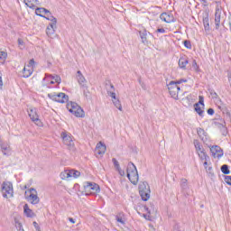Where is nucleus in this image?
<instances>
[{
    "mask_svg": "<svg viewBox=\"0 0 231 231\" xmlns=\"http://www.w3.org/2000/svg\"><path fill=\"white\" fill-rule=\"evenodd\" d=\"M126 176L133 185H138L140 176L138 175V170L133 162H129L126 169Z\"/></svg>",
    "mask_w": 231,
    "mask_h": 231,
    "instance_id": "1",
    "label": "nucleus"
},
{
    "mask_svg": "<svg viewBox=\"0 0 231 231\" xmlns=\"http://www.w3.org/2000/svg\"><path fill=\"white\" fill-rule=\"evenodd\" d=\"M67 109L69 111V113H72L74 116H77V118H84L86 114L84 113V109L79 106L76 102H69L67 104Z\"/></svg>",
    "mask_w": 231,
    "mask_h": 231,
    "instance_id": "2",
    "label": "nucleus"
},
{
    "mask_svg": "<svg viewBox=\"0 0 231 231\" xmlns=\"http://www.w3.org/2000/svg\"><path fill=\"white\" fill-rule=\"evenodd\" d=\"M139 194L143 201H149L151 198V187L147 181L140 182L139 184Z\"/></svg>",
    "mask_w": 231,
    "mask_h": 231,
    "instance_id": "3",
    "label": "nucleus"
},
{
    "mask_svg": "<svg viewBox=\"0 0 231 231\" xmlns=\"http://www.w3.org/2000/svg\"><path fill=\"white\" fill-rule=\"evenodd\" d=\"M60 136L62 138L64 145L67 146V149H69V151H72V152H75V143L73 142V137L71 136V134L68 132H62Z\"/></svg>",
    "mask_w": 231,
    "mask_h": 231,
    "instance_id": "4",
    "label": "nucleus"
},
{
    "mask_svg": "<svg viewBox=\"0 0 231 231\" xmlns=\"http://www.w3.org/2000/svg\"><path fill=\"white\" fill-rule=\"evenodd\" d=\"M26 193L29 194L25 197V199L28 201V203H31V205H39L41 199L39 198L37 189H35L33 188H30L26 191Z\"/></svg>",
    "mask_w": 231,
    "mask_h": 231,
    "instance_id": "5",
    "label": "nucleus"
},
{
    "mask_svg": "<svg viewBox=\"0 0 231 231\" xmlns=\"http://www.w3.org/2000/svg\"><path fill=\"white\" fill-rule=\"evenodd\" d=\"M2 194L4 198H14V185L10 181L2 183Z\"/></svg>",
    "mask_w": 231,
    "mask_h": 231,
    "instance_id": "6",
    "label": "nucleus"
},
{
    "mask_svg": "<svg viewBox=\"0 0 231 231\" xmlns=\"http://www.w3.org/2000/svg\"><path fill=\"white\" fill-rule=\"evenodd\" d=\"M49 98L51 100H53L54 102H59L60 104H66L68 100H69V97L65 93H51L48 94Z\"/></svg>",
    "mask_w": 231,
    "mask_h": 231,
    "instance_id": "7",
    "label": "nucleus"
},
{
    "mask_svg": "<svg viewBox=\"0 0 231 231\" xmlns=\"http://www.w3.org/2000/svg\"><path fill=\"white\" fill-rule=\"evenodd\" d=\"M84 190L87 196H89V194H98V192H100V186L94 182H86Z\"/></svg>",
    "mask_w": 231,
    "mask_h": 231,
    "instance_id": "8",
    "label": "nucleus"
},
{
    "mask_svg": "<svg viewBox=\"0 0 231 231\" xmlns=\"http://www.w3.org/2000/svg\"><path fill=\"white\" fill-rule=\"evenodd\" d=\"M27 111L32 122H33V124H35V125H37L38 127H42V121H41V119L39 118L37 108L30 107Z\"/></svg>",
    "mask_w": 231,
    "mask_h": 231,
    "instance_id": "9",
    "label": "nucleus"
},
{
    "mask_svg": "<svg viewBox=\"0 0 231 231\" xmlns=\"http://www.w3.org/2000/svg\"><path fill=\"white\" fill-rule=\"evenodd\" d=\"M168 90L174 100H178V93H180V85L176 81H171L168 84Z\"/></svg>",
    "mask_w": 231,
    "mask_h": 231,
    "instance_id": "10",
    "label": "nucleus"
},
{
    "mask_svg": "<svg viewBox=\"0 0 231 231\" xmlns=\"http://www.w3.org/2000/svg\"><path fill=\"white\" fill-rule=\"evenodd\" d=\"M225 12L220 5H217L215 13V25L216 30H219V26H221V19H225Z\"/></svg>",
    "mask_w": 231,
    "mask_h": 231,
    "instance_id": "11",
    "label": "nucleus"
},
{
    "mask_svg": "<svg viewBox=\"0 0 231 231\" xmlns=\"http://www.w3.org/2000/svg\"><path fill=\"white\" fill-rule=\"evenodd\" d=\"M209 149L213 158H217L218 160L219 158H223V154H224L223 149H221L219 145L210 146Z\"/></svg>",
    "mask_w": 231,
    "mask_h": 231,
    "instance_id": "12",
    "label": "nucleus"
},
{
    "mask_svg": "<svg viewBox=\"0 0 231 231\" xmlns=\"http://www.w3.org/2000/svg\"><path fill=\"white\" fill-rule=\"evenodd\" d=\"M139 35L141 37V41H142L143 44H149V39H151V37H152L151 32H149L145 29L139 31Z\"/></svg>",
    "mask_w": 231,
    "mask_h": 231,
    "instance_id": "13",
    "label": "nucleus"
},
{
    "mask_svg": "<svg viewBox=\"0 0 231 231\" xmlns=\"http://www.w3.org/2000/svg\"><path fill=\"white\" fill-rule=\"evenodd\" d=\"M107 95L111 97L115 107H116L119 111H122V103H120V99L116 98V93L107 91Z\"/></svg>",
    "mask_w": 231,
    "mask_h": 231,
    "instance_id": "14",
    "label": "nucleus"
},
{
    "mask_svg": "<svg viewBox=\"0 0 231 231\" xmlns=\"http://www.w3.org/2000/svg\"><path fill=\"white\" fill-rule=\"evenodd\" d=\"M76 77L79 86L88 89V80H86V78H84V75H82V72L80 70L77 71Z\"/></svg>",
    "mask_w": 231,
    "mask_h": 231,
    "instance_id": "15",
    "label": "nucleus"
},
{
    "mask_svg": "<svg viewBox=\"0 0 231 231\" xmlns=\"http://www.w3.org/2000/svg\"><path fill=\"white\" fill-rule=\"evenodd\" d=\"M160 19H161V21H163L164 23H174V16L169 13H162L160 15Z\"/></svg>",
    "mask_w": 231,
    "mask_h": 231,
    "instance_id": "16",
    "label": "nucleus"
},
{
    "mask_svg": "<svg viewBox=\"0 0 231 231\" xmlns=\"http://www.w3.org/2000/svg\"><path fill=\"white\" fill-rule=\"evenodd\" d=\"M106 144H104L102 142H99L96 146L95 152L96 154L102 156L106 154Z\"/></svg>",
    "mask_w": 231,
    "mask_h": 231,
    "instance_id": "17",
    "label": "nucleus"
},
{
    "mask_svg": "<svg viewBox=\"0 0 231 231\" xmlns=\"http://www.w3.org/2000/svg\"><path fill=\"white\" fill-rule=\"evenodd\" d=\"M55 30H57V23H49V26L46 28L48 37H53Z\"/></svg>",
    "mask_w": 231,
    "mask_h": 231,
    "instance_id": "18",
    "label": "nucleus"
},
{
    "mask_svg": "<svg viewBox=\"0 0 231 231\" xmlns=\"http://www.w3.org/2000/svg\"><path fill=\"white\" fill-rule=\"evenodd\" d=\"M187 64H189V59L185 56H182L179 60V67L181 69H185L187 68Z\"/></svg>",
    "mask_w": 231,
    "mask_h": 231,
    "instance_id": "19",
    "label": "nucleus"
},
{
    "mask_svg": "<svg viewBox=\"0 0 231 231\" xmlns=\"http://www.w3.org/2000/svg\"><path fill=\"white\" fill-rule=\"evenodd\" d=\"M23 212L27 217H35V213L28 207V204L23 206Z\"/></svg>",
    "mask_w": 231,
    "mask_h": 231,
    "instance_id": "20",
    "label": "nucleus"
},
{
    "mask_svg": "<svg viewBox=\"0 0 231 231\" xmlns=\"http://www.w3.org/2000/svg\"><path fill=\"white\" fill-rule=\"evenodd\" d=\"M36 15H39L40 17H44L46 14H49V10L44 7H37L35 10Z\"/></svg>",
    "mask_w": 231,
    "mask_h": 231,
    "instance_id": "21",
    "label": "nucleus"
},
{
    "mask_svg": "<svg viewBox=\"0 0 231 231\" xmlns=\"http://www.w3.org/2000/svg\"><path fill=\"white\" fill-rule=\"evenodd\" d=\"M46 79H51V80H54V82H56L57 84H60V76L59 75H51V74H45V78L43 79V80H46Z\"/></svg>",
    "mask_w": 231,
    "mask_h": 231,
    "instance_id": "22",
    "label": "nucleus"
},
{
    "mask_svg": "<svg viewBox=\"0 0 231 231\" xmlns=\"http://www.w3.org/2000/svg\"><path fill=\"white\" fill-rule=\"evenodd\" d=\"M203 24L206 35H208V33H210V23L208 22V17L203 18Z\"/></svg>",
    "mask_w": 231,
    "mask_h": 231,
    "instance_id": "23",
    "label": "nucleus"
},
{
    "mask_svg": "<svg viewBox=\"0 0 231 231\" xmlns=\"http://www.w3.org/2000/svg\"><path fill=\"white\" fill-rule=\"evenodd\" d=\"M43 17L44 19H47V21H51V23L57 24V18L52 16L51 12L49 11V13H46Z\"/></svg>",
    "mask_w": 231,
    "mask_h": 231,
    "instance_id": "24",
    "label": "nucleus"
},
{
    "mask_svg": "<svg viewBox=\"0 0 231 231\" xmlns=\"http://www.w3.org/2000/svg\"><path fill=\"white\" fill-rule=\"evenodd\" d=\"M198 156L199 157L201 162H208V160H210V157L207 154L205 150H203L202 152H199L198 153Z\"/></svg>",
    "mask_w": 231,
    "mask_h": 231,
    "instance_id": "25",
    "label": "nucleus"
},
{
    "mask_svg": "<svg viewBox=\"0 0 231 231\" xmlns=\"http://www.w3.org/2000/svg\"><path fill=\"white\" fill-rule=\"evenodd\" d=\"M0 149L3 154H8V152H10V145L8 143H0Z\"/></svg>",
    "mask_w": 231,
    "mask_h": 231,
    "instance_id": "26",
    "label": "nucleus"
},
{
    "mask_svg": "<svg viewBox=\"0 0 231 231\" xmlns=\"http://www.w3.org/2000/svg\"><path fill=\"white\" fill-rule=\"evenodd\" d=\"M33 73V68H28L24 67L23 68V78L28 79V77H32V74Z\"/></svg>",
    "mask_w": 231,
    "mask_h": 231,
    "instance_id": "27",
    "label": "nucleus"
},
{
    "mask_svg": "<svg viewBox=\"0 0 231 231\" xmlns=\"http://www.w3.org/2000/svg\"><path fill=\"white\" fill-rule=\"evenodd\" d=\"M60 178L61 180H69V178H71V172L69 171V170H65L64 171L60 172Z\"/></svg>",
    "mask_w": 231,
    "mask_h": 231,
    "instance_id": "28",
    "label": "nucleus"
},
{
    "mask_svg": "<svg viewBox=\"0 0 231 231\" xmlns=\"http://www.w3.org/2000/svg\"><path fill=\"white\" fill-rule=\"evenodd\" d=\"M193 143H194V145H195V149H196L197 154L199 153V152H203V151H205V149L203 148V146L201 145V143H199V141L195 140Z\"/></svg>",
    "mask_w": 231,
    "mask_h": 231,
    "instance_id": "29",
    "label": "nucleus"
},
{
    "mask_svg": "<svg viewBox=\"0 0 231 231\" xmlns=\"http://www.w3.org/2000/svg\"><path fill=\"white\" fill-rule=\"evenodd\" d=\"M24 3L29 8H35V5L39 3V0H24Z\"/></svg>",
    "mask_w": 231,
    "mask_h": 231,
    "instance_id": "30",
    "label": "nucleus"
},
{
    "mask_svg": "<svg viewBox=\"0 0 231 231\" xmlns=\"http://www.w3.org/2000/svg\"><path fill=\"white\" fill-rule=\"evenodd\" d=\"M116 220L121 225H125V217H124V213L117 214L116 217Z\"/></svg>",
    "mask_w": 231,
    "mask_h": 231,
    "instance_id": "31",
    "label": "nucleus"
},
{
    "mask_svg": "<svg viewBox=\"0 0 231 231\" xmlns=\"http://www.w3.org/2000/svg\"><path fill=\"white\" fill-rule=\"evenodd\" d=\"M195 111H196V113H198V115H199V116H203V113H205V111H203V109H201L199 103L195 104Z\"/></svg>",
    "mask_w": 231,
    "mask_h": 231,
    "instance_id": "32",
    "label": "nucleus"
},
{
    "mask_svg": "<svg viewBox=\"0 0 231 231\" xmlns=\"http://www.w3.org/2000/svg\"><path fill=\"white\" fill-rule=\"evenodd\" d=\"M6 57H8V53H6L5 51H0V62H1V64H5V62L6 60Z\"/></svg>",
    "mask_w": 231,
    "mask_h": 231,
    "instance_id": "33",
    "label": "nucleus"
},
{
    "mask_svg": "<svg viewBox=\"0 0 231 231\" xmlns=\"http://www.w3.org/2000/svg\"><path fill=\"white\" fill-rule=\"evenodd\" d=\"M180 187L182 190H186V189H189V183L187 179H181L180 180Z\"/></svg>",
    "mask_w": 231,
    "mask_h": 231,
    "instance_id": "34",
    "label": "nucleus"
},
{
    "mask_svg": "<svg viewBox=\"0 0 231 231\" xmlns=\"http://www.w3.org/2000/svg\"><path fill=\"white\" fill-rule=\"evenodd\" d=\"M70 171V178H79L80 176V171L76 170H69Z\"/></svg>",
    "mask_w": 231,
    "mask_h": 231,
    "instance_id": "35",
    "label": "nucleus"
},
{
    "mask_svg": "<svg viewBox=\"0 0 231 231\" xmlns=\"http://www.w3.org/2000/svg\"><path fill=\"white\" fill-rule=\"evenodd\" d=\"M221 171L223 174H230V170L228 169V165L226 164L221 166Z\"/></svg>",
    "mask_w": 231,
    "mask_h": 231,
    "instance_id": "36",
    "label": "nucleus"
},
{
    "mask_svg": "<svg viewBox=\"0 0 231 231\" xmlns=\"http://www.w3.org/2000/svg\"><path fill=\"white\" fill-rule=\"evenodd\" d=\"M18 45L20 50H24V41L23 39H18Z\"/></svg>",
    "mask_w": 231,
    "mask_h": 231,
    "instance_id": "37",
    "label": "nucleus"
},
{
    "mask_svg": "<svg viewBox=\"0 0 231 231\" xmlns=\"http://www.w3.org/2000/svg\"><path fill=\"white\" fill-rule=\"evenodd\" d=\"M197 133H198L199 136L201 138V140H203V134H205V130L199 128L197 130Z\"/></svg>",
    "mask_w": 231,
    "mask_h": 231,
    "instance_id": "38",
    "label": "nucleus"
},
{
    "mask_svg": "<svg viewBox=\"0 0 231 231\" xmlns=\"http://www.w3.org/2000/svg\"><path fill=\"white\" fill-rule=\"evenodd\" d=\"M112 162L114 163V166L116 167V170H120V163L118 162V161L116 159H112Z\"/></svg>",
    "mask_w": 231,
    "mask_h": 231,
    "instance_id": "39",
    "label": "nucleus"
},
{
    "mask_svg": "<svg viewBox=\"0 0 231 231\" xmlns=\"http://www.w3.org/2000/svg\"><path fill=\"white\" fill-rule=\"evenodd\" d=\"M33 66H35V60L33 59L30 60L28 65L26 66V68H32L33 69Z\"/></svg>",
    "mask_w": 231,
    "mask_h": 231,
    "instance_id": "40",
    "label": "nucleus"
},
{
    "mask_svg": "<svg viewBox=\"0 0 231 231\" xmlns=\"http://www.w3.org/2000/svg\"><path fill=\"white\" fill-rule=\"evenodd\" d=\"M184 46H185V48H188V50H190V48H192V45L190 44V42H189V41H184Z\"/></svg>",
    "mask_w": 231,
    "mask_h": 231,
    "instance_id": "41",
    "label": "nucleus"
},
{
    "mask_svg": "<svg viewBox=\"0 0 231 231\" xmlns=\"http://www.w3.org/2000/svg\"><path fill=\"white\" fill-rule=\"evenodd\" d=\"M199 105H202V107H205V104H204V99H203V96H199Z\"/></svg>",
    "mask_w": 231,
    "mask_h": 231,
    "instance_id": "42",
    "label": "nucleus"
},
{
    "mask_svg": "<svg viewBox=\"0 0 231 231\" xmlns=\"http://www.w3.org/2000/svg\"><path fill=\"white\" fill-rule=\"evenodd\" d=\"M221 131H222L223 136H226V134H228V131L226 130V127L223 126Z\"/></svg>",
    "mask_w": 231,
    "mask_h": 231,
    "instance_id": "43",
    "label": "nucleus"
},
{
    "mask_svg": "<svg viewBox=\"0 0 231 231\" xmlns=\"http://www.w3.org/2000/svg\"><path fill=\"white\" fill-rule=\"evenodd\" d=\"M225 181L227 183V185H231V176H226Z\"/></svg>",
    "mask_w": 231,
    "mask_h": 231,
    "instance_id": "44",
    "label": "nucleus"
},
{
    "mask_svg": "<svg viewBox=\"0 0 231 231\" xmlns=\"http://www.w3.org/2000/svg\"><path fill=\"white\" fill-rule=\"evenodd\" d=\"M117 171L120 174V176H125V171L124 170L119 168V170H117Z\"/></svg>",
    "mask_w": 231,
    "mask_h": 231,
    "instance_id": "45",
    "label": "nucleus"
},
{
    "mask_svg": "<svg viewBox=\"0 0 231 231\" xmlns=\"http://www.w3.org/2000/svg\"><path fill=\"white\" fill-rule=\"evenodd\" d=\"M157 33H165V29H163V28H159V29H157Z\"/></svg>",
    "mask_w": 231,
    "mask_h": 231,
    "instance_id": "46",
    "label": "nucleus"
},
{
    "mask_svg": "<svg viewBox=\"0 0 231 231\" xmlns=\"http://www.w3.org/2000/svg\"><path fill=\"white\" fill-rule=\"evenodd\" d=\"M208 115H210L212 116V115H214V108H208Z\"/></svg>",
    "mask_w": 231,
    "mask_h": 231,
    "instance_id": "47",
    "label": "nucleus"
},
{
    "mask_svg": "<svg viewBox=\"0 0 231 231\" xmlns=\"http://www.w3.org/2000/svg\"><path fill=\"white\" fill-rule=\"evenodd\" d=\"M175 82L180 86V84H182V82H187V79H180Z\"/></svg>",
    "mask_w": 231,
    "mask_h": 231,
    "instance_id": "48",
    "label": "nucleus"
},
{
    "mask_svg": "<svg viewBox=\"0 0 231 231\" xmlns=\"http://www.w3.org/2000/svg\"><path fill=\"white\" fill-rule=\"evenodd\" d=\"M0 89H3V77L1 76V73H0Z\"/></svg>",
    "mask_w": 231,
    "mask_h": 231,
    "instance_id": "49",
    "label": "nucleus"
},
{
    "mask_svg": "<svg viewBox=\"0 0 231 231\" xmlns=\"http://www.w3.org/2000/svg\"><path fill=\"white\" fill-rule=\"evenodd\" d=\"M203 165H204V167H205V169L207 171V169H208L207 165H208V161H204Z\"/></svg>",
    "mask_w": 231,
    "mask_h": 231,
    "instance_id": "50",
    "label": "nucleus"
},
{
    "mask_svg": "<svg viewBox=\"0 0 231 231\" xmlns=\"http://www.w3.org/2000/svg\"><path fill=\"white\" fill-rule=\"evenodd\" d=\"M69 221L73 225H75V220L73 219V217H69Z\"/></svg>",
    "mask_w": 231,
    "mask_h": 231,
    "instance_id": "51",
    "label": "nucleus"
},
{
    "mask_svg": "<svg viewBox=\"0 0 231 231\" xmlns=\"http://www.w3.org/2000/svg\"><path fill=\"white\" fill-rule=\"evenodd\" d=\"M227 79H228L229 83H230V82H231V72H228V74H227Z\"/></svg>",
    "mask_w": 231,
    "mask_h": 231,
    "instance_id": "52",
    "label": "nucleus"
},
{
    "mask_svg": "<svg viewBox=\"0 0 231 231\" xmlns=\"http://www.w3.org/2000/svg\"><path fill=\"white\" fill-rule=\"evenodd\" d=\"M198 67V63L196 62V60H193V68Z\"/></svg>",
    "mask_w": 231,
    "mask_h": 231,
    "instance_id": "53",
    "label": "nucleus"
},
{
    "mask_svg": "<svg viewBox=\"0 0 231 231\" xmlns=\"http://www.w3.org/2000/svg\"><path fill=\"white\" fill-rule=\"evenodd\" d=\"M146 212H148V214H151V211L149 210V208H144Z\"/></svg>",
    "mask_w": 231,
    "mask_h": 231,
    "instance_id": "54",
    "label": "nucleus"
},
{
    "mask_svg": "<svg viewBox=\"0 0 231 231\" xmlns=\"http://www.w3.org/2000/svg\"><path fill=\"white\" fill-rule=\"evenodd\" d=\"M111 89H113V91L115 90V86H113V84L110 85Z\"/></svg>",
    "mask_w": 231,
    "mask_h": 231,
    "instance_id": "55",
    "label": "nucleus"
},
{
    "mask_svg": "<svg viewBox=\"0 0 231 231\" xmlns=\"http://www.w3.org/2000/svg\"><path fill=\"white\" fill-rule=\"evenodd\" d=\"M50 84H55V80L52 79Z\"/></svg>",
    "mask_w": 231,
    "mask_h": 231,
    "instance_id": "56",
    "label": "nucleus"
},
{
    "mask_svg": "<svg viewBox=\"0 0 231 231\" xmlns=\"http://www.w3.org/2000/svg\"><path fill=\"white\" fill-rule=\"evenodd\" d=\"M218 109H223V106H218Z\"/></svg>",
    "mask_w": 231,
    "mask_h": 231,
    "instance_id": "57",
    "label": "nucleus"
},
{
    "mask_svg": "<svg viewBox=\"0 0 231 231\" xmlns=\"http://www.w3.org/2000/svg\"><path fill=\"white\" fill-rule=\"evenodd\" d=\"M34 226H37V222H33Z\"/></svg>",
    "mask_w": 231,
    "mask_h": 231,
    "instance_id": "58",
    "label": "nucleus"
},
{
    "mask_svg": "<svg viewBox=\"0 0 231 231\" xmlns=\"http://www.w3.org/2000/svg\"><path fill=\"white\" fill-rule=\"evenodd\" d=\"M208 171H212V167H209V168L208 169Z\"/></svg>",
    "mask_w": 231,
    "mask_h": 231,
    "instance_id": "59",
    "label": "nucleus"
},
{
    "mask_svg": "<svg viewBox=\"0 0 231 231\" xmlns=\"http://www.w3.org/2000/svg\"><path fill=\"white\" fill-rule=\"evenodd\" d=\"M215 97H217V93H215Z\"/></svg>",
    "mask_w": 231,
    "mask_h": 231,
    "instance_id": "60",
    "label": "nucleus"
}]
</instances>
